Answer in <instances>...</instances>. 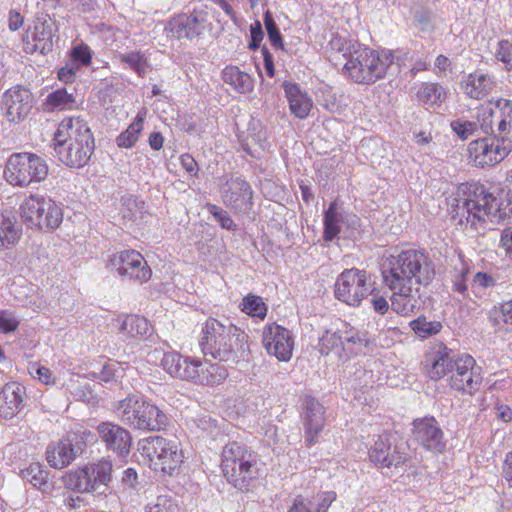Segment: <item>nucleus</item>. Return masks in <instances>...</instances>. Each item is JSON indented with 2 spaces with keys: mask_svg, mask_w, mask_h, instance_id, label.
I'll use <instances>...</instances> for the list:
<instances>
[{
  "mask_svg": "<svg viewBox=\"0 0 512 512\" xmlns=\"http://www.w3.org/2000/svg\"><path fill=\"white\" fill-rule=\"evenodd\" d=\"M496 77L481 69H477L462 77L460 86L464 95L470 99L482 100L496 87Z\"/></svg>",
  "mask_w": 512,
  "mask_h": 512,
  "instance_id": "obj_22",
  "label": "nucleus"
},
{
  "mask_svg": "<svg viewBox=\"0 0 512 512\" xmlns=\"http://www.w3.org/2000/svg\"><path fill=\"white\" fill-rule=\"evenodd\" d=\"M71 57L74 64L81 66H87L90 64L92 59V51L86 44H79L71 50Z\"/></svg>",
  "mask_w": 512,
  "mask_h": 512,
  "instance_id": "obj_52",
  "label": "nucleus"
},
{
  "mask_svg": "<svg viewBox=\"0 0 512 512\" xmlns=\"http://www.w3.org/2000/svg\"><path fill=\"white\" fill-rule=\"evenodd\" d=\"M54 24L50 20L37 21L28 37L32 39L33 49L46 54L52 49Z\"/></svg>",
  "mask_w": 512,
  "mask_h": 512,
  "instance_id": "obj_33",
  "label": "nucleus"
},
{
  "mask_svg": "<svg viewBox=\"0 0 512 512\" xmlns=\"http://www.w3.org/2000/svg\"><path fill=\"white\" fill-rule=\"evenodd\" d=\"M283 86L291 113L299 119H305L313 107L311 97L299 84L284 83Z\"/></svg>",
  "mask_w": 512,
  "mask_h": 512,
  "instance_id": "obj_27",
  "label": "nucleus"
},
{
  "mask_svg": "<svg viewBox=\"0 0 512 512\" xmlns=\"http://www.w3.org/2000/svg\"><path fill=\"white\" fill-rule=\"evenodd\" d=\"M288 512H313L309 500L297 497Z\"/></svg>",
  "mask_w": 512,
  "mask_h": 512,
  "instance_id": "obj_63",
  "label": "nucleus"
},
{
  "mask_svg": "<svg viewBox=\"0 0 512 512\" xmlns=\"http://www.w3.org/2000/svg\"><path fill=\"white\" fill-rule=\"evenodd\" d=\"M382 276L392 292V310L409 316L420 308V286L428 285L433 280L435 270L425 252L409 249L388 257L383 264Z\"/></svg>",
  "mask_w": 512,
  "mask_h": 512,
  "instance_id": "obj_1",
  "label": "nucleus"
},
{
  "mask_svg": "<svg viewBox=\"0 0 512 512\" xmlns=\"http://www.w3.org/2000/svg\"><path fill=\"white\" fill-rule=\"evenodd\" d=\"M116 58L121 62L127 64L134 70L138 76L144 77L147 73L148 62L145 55L139 51H130L127 53H120Z\"/></svg>",
  "mask_w": 512,
  "mask_h": 512,
  "instance_id": "obj_42",
  "label": "nucleus"
},
{
  "mask_svg": "<svg viewBox=\"0 0 512 512\" xmlns=\"http://www.w3.org/2000/svg\"><path fill=\"white\" fill-rule=\"evenodd\" d=\"M413 332L421 337L428 338L438 334L442 330V324L439 321H428L426 317L419 316L417 319L409 323Z\"/></svg>",
  "mask_w": 512,
  "mask_h": 512,
  "instance_id": "obj_43",
  "label": "nucleus"
},
{
  "mask_svg": "<svg viewBox=\"0 0 512 512\" xmlns=\"http://www.w3.org/2000/svg\"><path fill=\"white\" fill-rule=\"evenodd\" d=\"M264 25L272 45L275 47H280L282 45L281 34L269 11H266L264 14Z\"/></svg>",
  "mask_w": 512,
  "mask_h": 512,
  "instance_id": "obj_54",
  "label": "nucleus"
},
{
  "mask_svg": "<svg viewBox=\"0 0 512 512\" xmlns=\"http://www.w3.org/2000/svg\"><path fill=\"white\" fill-rule=\"evenodd\" d=\"M63 484L65 488L81 494L93 493V486L90 485V478L85 465L67 472L63 476Z\"/></svg>",
  "mask_w": 512,
  "mask_h": 512,
  "instance_id": "obj_35",
  "label": "nucleus"
},
{
  "mask_svg": "<svg viewBox=\"0 0 512 512\" xmlns=\"http://www.w3.org/2000/svg\"><path fill=\"white\" fill-rule=\"evenodd\" d=\"M86 472L90 478V485L93 492L104 493V489L112 478V464L106 459H100L85 465Z\"/></svg>",
  "mask_w": 512,
  "mask_h": 512,
  "instance_id": "obj_31",
  "label": "nucleus"
},
{
  "mask_svg": "<svg viewBox=\"0 0 512 512\" xmlns=\"http://www.w3.org/2000/svg\"><path fill=\"white\" fill-rule=\"evenodd\" d=\"M118 418L125 425L145 431H160L168 424L166 414L150 400L129 395L115 405Z\"/></svg>",
  "mask_w": 512,
  "mask_h": 512,
  "instance_id": "obj_6",
  "label": "nucleus"
},
{
  "mask_svg": "<svg viewBox=\"0 0 512 512\" xmlns=\"http://www.w3.org/2000/svg\"><path fill=\"white\" fill-rule=\"evenodd\" d=\"M372 290L370 275L365 270L350 268L337 277L334 294L339 301L357 307Z\"/></svg>",
  "mask_w": 512,
  "mask_h": 512,
  "instance_id": "obj_11",
  "label": "nucleus"
},
{
  "mask_svg": "<svg viewBox=\"0 0 512 512\" xmlns=\"http://www.w3.org/2000/svg\"><path fill=\"white\" fill-rule=\"evenodd\" d=\"M94 149V137L83 119L61 121L54 134V151L60 162L70 168H82L89 163Z\"/></svg>",
  "mask_w": 512,
  "mask_h": 512,
  "instance_id": "obj_3",
  "label": "nucleus"
},
{
  "mask_svg": "<svg viewBox=\"0 0 512 512\" xmlns=\"http://www.w3.org/2000/svg\"><path fill=\"white\" fill-rule=\"evenodd\" d=\"M221 469L231 485L246 489L248 481L258 476L257 455L243 443L230 442L222 450Z\"/></svg>",
  "mask_w": 512,
  "mask_h": 512,
  "instance_id": "obj_7",
  "label": "nucleus"
},
{
  "mask_svg": "<svg viewBox=\"0 0 512 512\" xmlns=\"http://www.w3.org/2000/svg\"><path fill=\"white\" fill-rule=\"evenodd\" d=\"M143 202H139L133 196L122 198L121 214L124 218L135 221L142 213Z\"/></svg>",
  "mask_w": 512,
  "mask_h": 512,
  "instance_id": "obj_48",
  "label": "nucleus"
},
{
  "mask_svg": "<svg viewBox=\"0 0 512 512\" xmlns=\"http://www.w3.org/2000/svg\"><path fill=\"white\" fill-rule=\"evenodd\" d=\"M206 22L207 13L194 9L189 15L182 14L174 17L169 22V30L178 39H193L203 32Z\"/></svg>",
  "mask_w": 512,
  "mask_h": 512,
  "instance_id": "obj_21",
  "label": "nucleus"
},
{
  "mask_svg": "<svg viewBox=\"0 0 512 512\" xmlns=\"http://www.w3.org/2000/svg\"><path fill=\"white\" fill-rule=\"evenodd\" d=\"M469 274V269L462 267L457 270L452 279V291L454 293L459 294L463 299L470 298L468 286H467V276Z\"/></svg>",
  "mask_w": 512,
  "mask_h": 512,
  "instance_id": "obj_49",
  "label": "nucleus"
},
{
  "mask_svg": "<svg viewBox=\"0 0 512 512\" xmlns=\"http://www.w3.org/2000/svg\"><path fill=\"white\" fill-rule=\"evenodd\" d=\"M369 458L371 462L382 469L394 467L396 470L402 469L403 471L408 461L407 455L401 452L398 447L391 450V444L382 436H379L371 447Z\"/></svg>",
  "mask_w": 512,
  "mask_h": 512,
  "instance_id": "obj_20",
  "label": "nucleus"
},
{
  "mask_svg": "<svg viewBox=\"0 0 512 512\" xmlns=\"http://www.w3.org/2000/svg\"><path fill=\"white\" fill-rule=\"evenodd\" d=\"M48 175V165L40 156L33 153H14L6 163L4 176L6 181L17 187H27L40 183Z\"/></svg>",
  "mask_w": 512,
  "mask_h": 512,
  "instance_id": "obj_10",
  "label": "nucleus"
},
{
  "mask_svg": "<svg viewBox=\"0 0 512 512\" xmlns=\"http://www.w3.org/2000/svg\"><path fill=\"white\" fill-rule=\"evenodd\" d=\"M160 365L166 373L174 378L190 381L191 375H194L195 360L183 357L176 351L163 353Z\"/></svg>",
  "mask_w": 512,
  "mask_h": 512,
  "instance_id": "obj_26",
  "label": "nucleus"
},
{
  "mask_svg": "<svg viewBox=\"0 0 512 512\" xmlns=\"http://www.w3.org/2000/svg\"><path fill=\"white\" fill-rule=\"evenodd\" d=\"M108 266L116 270L120 276L131 280L145 282L151 277V269L146 260L135 250H125L112 255Z\"/></svg>",
  "mask_w": 512,
  "mask_h": 512,
  "instance_id": "obj_14",
  "label": "nucleus"
},
{
  "mask_svg": "<svg viewBox=\"0 0 512 512\" xmlns=\"http://www.w3.org/2000/svg\"><path fill=\"white\" fill-rule=\"evenodd\" d=\"M47 104L58 110L72 109L76 106L74 94L66 89H57L47 96Z\"/></svg>",
  "mask_w": 512,
  "mask_h": 512,
  "instance_id": "obj_44",
  "label": "nucleus"
},
{
  "mask_svg": "<svg viewBox=\"0 0 512 512\" xmlns=\"http://www.w3.org/2000/svg\"><path fill=\"white\" fill-rule=\"evenodd\" d=\"M478 123V128H480L484 133L489 134L494 133V112L490 108L483 109L480 113L477 115V120L475 121Z\"/></svg>",
  "mask_w": 512,
  "mask_h": 512,
  "instance_id": "obj_56",
  "label": "nucleus"
},
{
  "mask_svg": "<svg viewBox=\"0 0 512 512\" xmlns=\"http://www.w3.org/2000/svg\"><path fill=\"white\" fill-rule=\"evenodd\" d=\"M252 189L241 177L230 178L221 187V195L226 206L235 211H247L252 206Z\"/></svg>",
  "mask_w": 512,
  "mask_h": 512,
  "instance_id": "obj_17",
  "label": "nucleus"
},
{
  "mask_svg": "<svg viewBox=\"0 0 512 512\" xmlns=\"http://www.w3.org/2000/svg\"><path fill=\"white\" fill-rule=\"evenodd\" d=\"M336 499V493L333 491L321 492L309 500L313 512L326 511L332 502Z\"/></svg>",
  "mask_w": 512,
  "mask_h": 512,
  "instance_id": "obj_50",
  "label": "nucleus"
},
{
  "mask_svg": "<svg viewBox=\"0 0 512 512\" xmlns=\"http://www.w3.org/2000/svg\"><path fill=\"white\" fill-rule=\"evenodd\" d=\"M31 374L33 375L34 378H38L42 383L46 385L54 381L52 372L44 366H39L35 368L34 371H31Z\"/></svg>",
  "mask_w": 512,
  "mask_h": 512,
  "instance_id": "obj_62",
  "label": "nucleus"
},
{
  "mask_svg": "<svg viewBox=\"0 0 512 512\" xmlns=\"http://www.w3.org/2000/svg\"><path fill=\"white\" fill-rule=\"evenodd\" d=\"M247 338V334L229 320L222 322L211 318L202 325L200 346L205 355L214 359L238 362L247 354Z\"/></svg>",
  "mask_w": 512,
  "mask_h": 512,
  "instance_id": "obj_4",
  "label": "nucleus"
},
{
  "mask_svg": "<svg viewBox=\"0 0 512 512\" xmlns=\"http://www.w3.org/2000/svg\"><path fill=\"white\" fill-rule=\"evenodd\" d=\"M242 311L249 316L264 319L266 316L267 307L261 297L249 295L243 299Z\"/></svg>",
  "mask_w": 512,
  "mask_h": 512,
  "instance_id": "obj_47",
  "label": "nucleus"
},
{
  "mask_svg": "<svg viewBox=\"0 0 512 512\" xmlns=\"http://www.w3.org/2000/svg\"><path fill=\"white\" fill-rule=\"evenodd\" d=\"M303 411L306 442L308 446H311L317 442V435L323 429L325 422L324 407L315 398L306 397Z\"/></svg>",
  "mask_w": 512,
  "mask_h": 512,
  "instance_id": "obj_23",
  "label": "nucleus"
},
{
  "mask_svg": "<svg viewBox=\"0 0 512 512\" xmlns=\"http://www.w3.org/2000/svg\"><path fill=\"white\" fill-rule=\"evenodd\" d=\"M96 431L100 440L108 450L118 455H126L129 453L132 437L127 429L116 423L107 421L98 424Z\"/></svg>",
  "mask_w": 512,
  "mask_h": 512,
  "instance_id": "obj_18",
  "label": "nucleus"
},
{
  "mask_svg": "<svg viewBox=\"0 0 512 512\" xmlns=\"http://www.w3.org/2000/svg\"><path fill=\"white\" fill-rule=\"evenodd\" d=\"M495 106L499 110V120L497 123V132L500 135L508 137L512 131V100L498 98Z\"/></svg>",
  "mask_w": 512,
  "mask_h": 512,
  "instance_id": "obj_40",
  "label": "nucleus"
},
{
  "mask_svg": "<svg viewBox=\"0 0 512 512\" xmlns=\"http://www.w3.org/2000/svg\"><path fill=\"white\" fill-rule=\"evenodd\" d=\"M138 451L151 469L173 475L183 463L179 444L162 436H149L138 441Z\"/></svg>",
  "mask_w": 512,
  "mask_h": 512,
  "instance_id": "obj_8",
  "label": "nucleus"
},
{
  "mask_svg": "<svg viewBox=\"0 0 512 512\" xmlns=\"http://www.w3.org/2000/svg\"><path fill=\"white\" fill-rule=\"evenodd\" d=\"M413 437L427 450L442 452L445 448L443 432L433 417L414 420Z\"/></svg>",
  "mask_w": 512,
  "mask_h": 512,
  "instance_id": "obj_19",
  "label": "nucleus"
},
{
  "mask_svg": "<svg viewBox=\"0 0 512 512\" xmlns=\"http://www.w3.org/2000/svg\"><path fill=\"white\" fill-rule=\"evenodd\" d=\"M80 451L81 448L74 447L71 441H61L47 448V461L51 467L62 469L71 464Z\"/></svg>",
  "mask_w": 512,
  "mask_h": 512,
  "instance_id": "obj_29",
  "label": "nucleus"
},
{
  "mask_svg": "<svg viewBox=\"0 0 512 512\" xmlns=\"http://www.w3.org/2000/svg\"><path fill=\"white\" fill-rule=\"evenodd\" d=\"M497 279L486 272H477L471 280V293L476 297H482L487 289L494 287Z\"/></svg>",
  "mask_w": 512,
  "mask_h": 512,
  "instance_id": "obj_45",
  "label": "nucleus"
},
{
  "mask_svg": "<svg viewBox=\"0 0 512 512\" xmlns=\"http://www.w3.org/2000/svg\"><path fill=\"white\" fill-rule=\"evenodd\" d=\"M209 212L214 216V218L220 223L221 227L227 230H235L236 224L233 219L230 217L229 213L218 206L211 205L209 207Z\"/></svg>",
  "mask_w": 512,
  "mask_h": 512,
  "instance_id": "obj_57",
  "label": "nucleus"
},
{
  "mask_svg": "<svg viewBox=\"0 0 512 512\" xmlns=\"http://www.w3.org/2000/svg\"><path fill=\"white\" fill-rule=\"evenodd\" d=\"M20 476L24 481L30 483L41 491L45 492L50 488V483L48 481L49 473L40 463H31L28 467L20 471Z\"/></svg>",
  "mask_w": 512,
  "mask_h": 512,
  "instance_id": "obj_36",
  "label": "nucleus"
},
{
  "mask_svg": "<svg viewBox=\"0 0 512 512\" xmlns=\"http://www.w3.org/2000/svg\"><path fill=\"white\" fill-rule=\"evenodd\" d=\"M119 333L123 341L142 338L150 334V324L147 319L137 315L121 316L117 319Z\"/></svg>",
  "mask_w": 512,
  "mask_h": 512,
  "instance_id": "obj_30",
  "label": "nucleus"
},
{
  "mask_svg": "<svg viewBox=\"0 0 512 512\" xmlns=\"http://www.w3.org/2000/svg\"><path fill=\"white\" fill-rule=\"evenodd\" d=\"M482 380V368L475 359L468 354L457 355L455 367L447 378L449 387L473 395L480 389Z\"/></svg>",
  "mask_w": 512,
  "mask_h": 512,
  "instance_id": "obj_13",
  "label": "nucleus"
},
{
  "mask_svg": "<svg viewBox=\"0 0 512 512\" xmlns=\"http://www.w3.org/2000/svg\"><path fill=\"white\" fill-rule=\"evenodd\" d=\"M262 342L268 354L279 361L287 362L291 359L294 339L285 327L276 323L267 324L263 329Z\"/></svg>",
  "mask_w": 512,
  "mask_h": 512,
  "instance_id": "obj_15",
  "label": "nucleus"
},
{
  "mask_svg": "<svg viewBox=\"0 0 512 512\" xmlns=\"http://www.w3.org/2000/svg\"><path fill=\"white\" fill-rule=\"evenodd\" d=\"M79 70V65L74 63L67 64L65 67H62L58 71L59 80L65 83H71L74 81L76 74Z\"/></svg>",
  "mask_w": 512,
  "mask_h": 512,
  "instance_id": "obj_60",
  "label": "nucleus"
},
{
  "mask_svg": "<svg viewBox=\"0 0 512 512\" xmlns=\"http://www.w3.org/2000/svg\"><path fill=\"white\" fill-rule=\"evenodd\" d=\"M512 150V141L504 136L495 134L472 141L469 144L470 158L477 167L494 166L504 160Z\"/></svg>",
  "mask_w": 512,
  "mask_h": 512,
  "instance_id": "obj_12",
  "label": "nucleus"
},
{
  "mask_svg": "<svg viewBox=\"0 0 512 512\" xmlns=\"http://www.w3.org/2000/svg\"><path fill=\"white\" fill-rule=\"evenodd\" d=\"M340 332L342 350L347 357L358 354L367 346L368 338L366 331L345 324L344 329Z\"/></svg>",
  "mask_w": 512,
  "mask_h": 512,
  "instance_id": "obj_32",
  "label": "nucleus"
},
{
  "mask_svg": "<svg viewBox=\"0 0 512 512\" xmlns=\"http://www.w3.org/2000/svg\"><path fill=\"white\" fill-rule=\"evenodd\" d=\"M451 215L458 225L477 230L488 222L498 223L507 214L500 208L498 199L480 184L471 185L467 198L456 200Z\"/></svg>",
  "mask_w": 512,
  "mask_h": 512,
  "instance_id": "obj_5",
  "label": "nucleus"
},
{
  "mask_svg": "<svg viewBox=\"0 0 512 512\" xmlns=\"http://www.w3.org/2000/svg\"><path fill=\"white\" fill-rule=\"evenodd\" d=\"M3 109L9 122L22 121L32 108V94L23 86H14L2 96Z\"/></svg>",
  "mask_w": 512,
  "mask_h": 512,
  "instance_id": "obj_16",
  "label": "nucleus"
},
{
  "mask_svg": "<svg viewBox=\"0 0 512 512\" xmlns=\"http://www.w3.org/2000/svg\"><path fill=\"white\" fill-rule=\"evenodd\" d=\"M498 318L512 329V299L500 304L498 308Z\"/></svg>",
  "mask_w": 512,
  "mask_h": 512,
  "instance_id": "obj_61",
  "label": "nucleus"
},
{
  "mask_svg": "<svg viewBox=\"0 0 512 512\" xmlns=\"http://www.w3.org/2000/svg\"><path fill=\"white\" fill-rule=\"evenodd\" d=\"M451 127L460 139L466 140L476 132L478 123L474 121H453Z\"/></svg>",
  "mask_w": 512,
  "mask_h": 512,
  "instance_id": "obj_53",
  "label": "nucleus"
},
{
  "mask_svg": "<svg viewBox=\"0 0 512 512\" xmlns=\"http://www.w3.org/2000/svg\"><path fill=\"white\" fill-rule=\"evenodd\" d=\"M22 221L30 228L54 230L63 220L61 208L49 196L32 193L22 201L20 207Z\"/></svg>",
  "mask_w": 512,
  "mask_h": 512,
  "instance_id": "obj_9",
  "label": "nucleus"
},
{
  "mask_svg": "<svg viewBox=\"0 0 512 512\" xmlns=\"http://www.w3.org/2000/svg\"><path fill=\"white\" fill-rule=\"evenodd\" d=\"M343 220L344 216L338 211L336 202H331L324 214L323 238L325 241H332L339 234Z\"/></svg>",
  "mask_w": 512,
  "mask_h": 512,
  "instance_id": "obj_37",
  "label": "nucleus"
},
{
  "mask_svg": "<svg viewBox=\"0 0 512 512\" xmlns=\"http://www.w3.org/2000/svg\"><path fill=\"white\" fill-rule=\"evenodd\" d=\"M457 356L444 345H439L427 358V374L431 380L448 378L455 367Z\"/></svg>",
  "mask_w": 512,
  "mask_h": 512,
  "instance_id": "obj_24",
  "label": "nucleus"
},
{
  "mask_svg": "<svg viewBox=\"0 0 512 512\" xmlns=\"http://www.w3.org/2000/svg\"><path fill=\"white\" fill-rule=\"evenodd\" d=\"M417 97L419 101L429 104L438 105L446 99V91L443 86L438 83H422Z\"/></svg>",
  "mask_w": 512,
  "mask_h": 512,
  "instance_id": "obj_41",
  "label": "nucleus"
},
{
  "mask_svg": "<svg viewBox=\"0 0 512 512\" xmlns=\"http://www.w3.org/2000/svg\"><path fill=\"white\" fill-rule=\"evenodd\" d=\"M344 73L359 84H373L399 72L398 59L391 50H373L352 42L345 50Z\"/></svg>",
  "mask_w": 512,
  "mask_h": 512,
  "instance_id": "obj_2",
  "label": "nucleus"
},
{
  "mask_svg": "<svg viewBox=\"0 0 512 512\" xmlns=\"http://www.w3.org/2000/svg\"><path fill=\"white\" fill-rule=\"evenodd\" d=\"M319 346L320 352L324 355L334 351L339 356H342L341 332H326L320 339Z\"/></svg>",
  "mask_w": 512,
  "mask_h": 512,
  "instance_id": "obj_46",
  "label": "nucleus"
},
{
  "mask_svg": "<svg viewBox=\"0 0 512 512\" xmlns=\"http://www.w3.org/2000/svg\"><path fill=\"white\" fill-rule=\"evenodd\" d=\"M495 58L505 65L509 71L512 70V42L509 40H501L497 44Z\"/></svg>",
  "mask_w": 512,
  "mask_h": 512,
  "instance_id": "obj_51",
  "label": "nucleus"
},
{
  "mask_svg": "<svg viewBox=\"0 0 512 512\" xmlns=\"http://www.w3.org/2000/svg\"><path fill=\"white\" fill-rule=\"evenodd\" d=\"M148 512H180V507L170 497L159 496L157 502L149 507Z\"/></svg>",
  "mask_w": 512,
  "mask_h": 512,
  "instance_id": "obj_55",
  "label": "nucleus"
},
{
  "mask_svg": "<svg viewBox=\"0 0 512 512\" xmlns=\"http://www.w3.org/2000/svg\"><path fill=\"white\" fill-rule=\"evenodd\" d=\"M194 375H191L190 382L199 385H217L222 383L228 373L227 369L219 364H212L209 362H202L195 360V367L193 369Z\"/></svg>",
  "mask_w": 512,
  "mask_h": 512,
  "instance_id": "obj_28",
  "label": "nucleus"
},
{
  "mask_svg": "<svg viewBox=\"0 0 512 512\" xmlns=\"http://www.w3.org/2000/svg\"><path fill=\"white\" fill-rule=\"evenodd\" d=\"M21 235L22 228L15 218L0 213V251L14 247Z\"/></svg>",
  "mask_w": 512,
  "mask_h": 512,
  "instance_id": "obj_34",
  "label": "nucleus"
},
{
  "mask_svg": "<svg viewBox=\"0 0 512 512\" xmlns=\"http://www.w3.org/2000/svg\"><path fill=\"white\" fill-rule=\"evenodd\" d=\"M223 81L231 85L239 93L252 90V81L248 74L241 72L237 67H226L222 73Z\"/></svg>",
  "mask_w": 512,
  "mask_h": 512,
  "instance_id": "obj_38",
  "label": "nucleus"
},
{
  "mask_svg": "<svg viewBox=\"0 0 512 512\" xmlns=\"http://www.w3.org/2000/svg\"><path fill=\"white\" fill-rule=\"evenodd\" d=\"M435 73L438 76L446 75L447 72H452V61L445 55H438L434 62Z\"/></svg>",
  "mask_w": 512,
  "mask_h": 512,
  "instance_id": "obj_59",
  "label": "nucleus"
},
{
  "mask_svg": "<svg viewBox=\"0 0 512 512\" xmlns=\"http://www.w3.org/2000/svg\"><path fill=\"white\" fill-rule=\"evenodd\" d=\"M25 387L17 382L6 383L0 391V417L13 418L23 408Z\"/></svg>",
  "mask_w": 512,
  "mask_h": 512,
  "instance_id": "obj_25",
  "label": "nucleus"
},
{
  "mask_svg": "<svg viewBox=\"0 0 512 512\" xmlns=\"http://www.w3.org/2000/svg\"><path fill=\"white\" fill-rule=\"evenodd\" d=\"M501 243L506 254L512 258V227L503 230L501 234Z\"/></svg>",
  "mask_w": 512,
  "mask_h": 512,
  "instance_id": "obj_64",
  "label": "nucleus"
},
{
  "mask_svg": "<svg viewBox=\"0 0 512 512\" xmlns=\"http://www.w3.org/2000/svg\"><path fill=\"white\" fill-rule=\"evenodd\" d=\"M145 112H139L128 128L117 138L116 143L121 148H131L137 142L143 130Z\"/></svg>",
  "mask_w": 512,
  "mask_h": 512,
  "instance_id": "obj_39",
  "label": "nucleus"
},
{
  "mask_svg": "<svg viewBox=\"0 0 512 512\" xmlns=\"http://www.w3.org/2000/svg\"><path fill=\"white\" fill-rule=\"evenodd\" d=\"M19 321L14 313L9 310L0 311V332L9 333L17 329Z\"/></svg>",
  "mask_w": 512,
  "mask_h": 512,
  "instance_id": "obj_58",
  "label": "nucleus"
}]
</instances>
